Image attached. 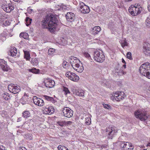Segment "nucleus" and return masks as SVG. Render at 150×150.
Listing matches in <instances>:
<instances>
[{
  "label": "nucleus",
  "instance_id": "nucleus-1",
  "mask_svg": "<svg viewBox=\"0 0 150 150\" xmlns=\"http://www.w3.org/2000/svg\"><path fill=\"white\" fill-rule=\"evenodd\" d=\"M58 22L57 16L49 13L46 16L41 24L43 28H47L52 33L55 31Z\"/></svg>",
  "mask_w": 150,
  "mask_h": 150
},
{
  "label": "nucleus",
  "instance_id": "nucleus-2",
  "mask_svg": "<svg viewBox=\"0 0 150 150\" xmlns=\"http://www.w3.org/2000/svg\"><path fill=\"white\" fill-rule=\"evenodd\" d=\"M69 62L73 68L77 72L81 73L84 70L83 66L80 61L76 57L71 56L70 57Z\"/></svg>",
  "mask_w": 150,
  "mask_h": 150
},
{
  "label": "nucleus",
  "instance_id": "nucleus-3",
  "mask_svg": "<svg viewBox=\"0 0 150 150\" xmlns=\"http://www.w3.org/2000/svg\"><path fill=\"white\" fill-rule=\"evenodd\" d=\"M140 73L147 78L150 79V63L146 62L142 64L139 69Z\"/></svg>",
  "mask_w": 150,
  "mask_h": 150
},
{
  "label": "nucleus",
  "instance_id": "nucleus-4",
  "mask_svg": "<svg viewBox=\"0 0 150 150\" xmlns=\"http://www.w3.org/2000/svg\"><path fill=\"white\" fill-rule=\"evenodd\" d=\"M142 10L143 8L141 7L136 6L133 5H131L128 9L129 13L133 16H136L139 14Z\"/></svg>",
  "mask_w": 150,
  "mask_h": 150
},
{
  "label": "nucleus",
  "instance_id": "nucleus-5",
  "mask_svg": "<svg viewBox=\"0 0 150 150\" xmlns=\"http://www.w3.org/2000/svg\"><path fill=\"white\" fill-rule=\"evenodd\" d=\"M146 112L144 110H139L136 111L134 113L135 116L142 121H145L148 118Z\"/></svg>",
  "mask_w": 150,
  "mask_h": 150
},
{
  "label": "nucleus",
  "instance_id": "nucleus-6",
  "mask_svg": "<svg viewBox=\"0 0 150 150\" xmlns=\"http://www.w3.org/2000/svg\"><path fill=\"white\" fill-rule=\"evenodd\" d=\"M94 58L96 62H102L105 60V57L102 51L97 50L94 52Z\"/></svg>",
  "mask_w": 150,
  "mask_h": 150
},
{
  "label": "nucleus",
  "instance_id": "nucleus-7",
  "mask_svg": "<svg viewBox=\"0 0 150 150\" xmlns=\"http://www.w3.org/2000/svg\"><path fill=\"white\" fill-rule=\"evenodd\" d=\"M116 128L113 126H109L106 129V134L108 135L109 139H112L114 135L117 132Z\"/></svg>",
  "mask_w": 150,
  "mask_h": 150
},
{
  "label": "nucleus",
  "instance_id": "nucleus-8",
  "mask_svg": "<svg viewBox=\"0 0 150 150\" xmlns=\"http://www.w3.org/2000/svg\"><path fill=\"white\" fill-rule=\"evenodd\" d=\"M125 93L123 92H117L114 94V96L111 97L113 100L120 101L124 98Z\"/></svg>",
  "mask_w": 150,
  "mask_h": 150
},
{
  "label": "nucleus",
  "instance_id": "nucleus-9",
  "mask_svg": "<svg viewBox=\"0 0 150 150\" xmlns=\"http://www.w3.org/2000/svg\"><path fill=\"white\" fill-rule=\"evenodd\" d=\"M62 114L66 117H70L73 115V111L68 107H65L62 110Z\"/></svg>",
  "mask_w": 150,
  "mask_h": 150
},
{
  "label": "nucleus",
  "instance_id": "nucleus-10",
  "mask_svg": "<svg viewBox=\"0 0 150 150\" xmlns=\"http://www.w3.org/2000/svg\"><path fill=\"white\" fill-rule=\"evenodd\" d=\"M8 89L11 92L15 94L18 93L20 91V86L12 84L8 85Z\"/></svg>",
  "mask_w": 150,
  "mask_h": 150
},
{
  "label": "nucleus",
  "instance_id": "nucleus-11",
  "mask_svg": "<svg viewBox=\"0 0 150 150\" xmlns=\"http://www.w3.org/2000/svg\"><path fill=\"white\" fill-rule=\"evenodd\" d=\"M80 12L83 13H87L90 11L89 7L86 5L84 3L81 2L80 4Z\"/></svg>",
  "mask_w": 150,
  "mask_h": 150
},
{
  "label": "nucleus",
  "instance_id": "nucleus-12",
  "mask_svg": "<svg viewBox=\"0 0 150 150\" xmlns=\"http://www.w3.org/2000/svg\"><path fill=\"white\" fill-rule=\"evenodd\" d=\"M71 91L74 94L83 98L84 97L85 91L82 90H77L74 88H71Z\"/></svg>",
  "mask_w": 150,
  "mask_h": 150
},
{
  "label": "nucleus",
  "instance_id": "nucleus-13",
  "mask_svg": "<svg viewBox=\"0 0 150 150\" xmlns=\"http://www.w3.org/2000/svg\"><path fill=\"white\" fill-rule=\"evenodd\" d=\"M44 83L45 86L49 88H52L55 85L54 81L49 78L44 79Z\"/></svg>",
  "mask_w": 150,
  "mask_h": 150
},
{
  "label": "nucleus",
  "instance_id": "nucleus-14",
  "mask_svg": "<svg viewBox=\"0 0 150 150\" xmlns=\"http://www.w3.org/2000/svg\"><path fill=\"white\" fill-rule=\"evenodd\" d=\"M0 66L4 71H7L10 69L9 67L7 64L6 62L3 59H0Z\"/></svg>",
  "mask_w": 150,
  "mask_h": 150
},
{
  "label": "nucleus",
  "instance_id": "nucleus-15",
  "mask_svg": "<svg viewBox=\"0 0 150 150\" xmlns=\"http://www.w3.org/2000/svg\"><path fill=\"white\" fill-rule=\"evenodd\" d=\"M54 109L52 106L45 107L43 110V113L45 114L51 115L54 113Z\"/></svg>",
  "mask_w": 150,
  "mask_h": 150
},
{
  "label": "nucleus",
  "instance_id": "nucleus-16",
  "mask_svg": "<svg viewBox=\"0 0 150 150\" xmlns=\"http://www.w3.org/2000/svg\"><path fill=\"white\" fill-rule=\"evenodd\" d=\"M143 52L147 56L150 55V45L147 43H144L143 46Z\"/></svg>",
  "mask_w": 150,
  "mask_h": 150
},
{
  "label": "nucleus",
  "instance_id": "nucleus-17",
  "mask_svg": "<svg viewBox=\"0 0 150 150\" xmlns=\"http://www.w3.org/2000/svg\"><path fill=\"white\" fill-rule=\"evenodd\" d=\"M34 103L40 106H43L45 104L44 101L41 98L35 97L33 99Z\"/></svg>",
  "mask_w": 150,
  "mask_h": 150
},
{
  "label": "nucleus",
  "instance_id": "nucleus-18",
  "mask_svg": "<svg viewBox=\"0 0 150 150\" xmlns=\"http://www.w3.org/2000/svg\"><path fill=\"white\" fill-rule=\"evenodd\" d=\"M2 8L4 11L7 13L10 12L12 10H13L14 7L11 5L9 4H3Z\"/></svg>",
  "mask_w": 150,
  "mask_h": 150
},
{
  "label": "nucleus",
  "instance_id": "nucleus-19",
  "mask_svg": "<svg viewBox=\"0 0 150 150\" xmlns=\"http://www.w3.org/2000/svg\"><path fill=\"white\" fill-rule=\"evenodd\" d=\"M74 16L75 15L74 13L71 12L68 13L66 16L67 20L71 22H72L74 21Z\"/></svg>",
  "mask_w": 150,
  "mask_h": 150
},
{
  "label": "nucleus",
  "instance_id": "nucleus-20",
  "mask_svg": "<svg viewBox=\"0 0 150 150\" xmlns=\"http://www.w3.org/2000/svg\"><path fill=\"white\" fill-rule=\"evenodd\" d=\"M69 79L74 81H77L79 80V77L75 74L71 72Z\"/></svg>",
  "mask_w": 150,
  "mask_h": 150
},
{
  "label": "nucleus",
  "instance_id": "nucleus-21",
  "mask_svg": "<svg viewBox=\"0 0 150 150\" xmlns=\"http://www.w3.org/2000/svg\"><path fill=\"white\" fill-rule=\"evenodd\" d=\"M43 96L45 100L51 102L52 103H54L56 102V101L52 97L47 95H44Z\"/></svg>",
  "mask_w": 150,
  "mask_h": 150
},
{
  "label": "nucleus",
  "instance_id": "nucleus-22",
  "mask_svg": "<svg viewBox=\"0 0 150 150\" xmlns=\"http://www.w3.org/2000/svg\"><path fill=\"white\" fill-rule=\"evenodd\" d=\"M100 30L101 28L100 26H95L93 29L92 34L94 35L97 34L100 32Z\"/></svg>",
  "mask_w": 150,
  "mask_h": 150
},
{
  "label": "nucleus",
  "instance_id": "nucleus-23",
  "mask_svg": "<svg viewBox=\"0 0 150 150\" xmlns=\"http://www.w3.org/2000/svg\"><path fill=\"white\" fill-rule=\"evenodd\" d=\"M39 62L37 59L33 58L31 59V63L34 66L37 65L38 64Z\"/></svg>",
  "mask_w": 150,
  "mask_h": 150
},
{
  "label": "nucleus",
  "instance_id": "nucleus-24",
  "mask_svg": "<svg viewBox=\"0 0 150 150\" xmlns=\"http://www.w3.org/2000/svg\"><path fill=\"white\" fill-rule=\"evenodd\" d=\"M24 57L27 60H29L30 58L29 52L27 51H24Z\"/></svg>",
  "mask_w": 150,
  "mask_h": 150
},
{
  "label": "nucleus",
  "instance_id": "nucleus-25",
  "mask_svg": "<svg viewBox=\"0 0 150 150\" xmlns=\"http://www.w3.org/2000/svg\"><path fill=\"white\" fill-rule=\"evenodd\" d=\"M28 70L29 72L35 74H38L40 71L39 69H36L35 68H33L31 69H29Z\"/></svg>",
  "mask_w": 150,
  "mask_h": 150
},
{
  "label": "nucleus",
  "instance_id": "nucleus-26",
  "mask_svg": "<svg viewBox=\"0 0 150 150\" xmlns=\"http://www.w3.org/2000/svg\"><path fill=\"white\" fill-rule=\"evenodd\" d=\"M10 55L12 56H14L16 55L17 53L16 49H11L10 51Z\"/></svg>",
  "mask_w": 150,
  "mask_h": 150
},
{
  "label": "nucleus",
  "instance_id": "nucleus-27",
  "mask_svg": "<svg viewBox=\"0 0 150 150\" xmlns=\"http://www.w3.org/2000/svg\"><path fill=\"white\" fill-rule=\"evenodd\" d=\"M30 114L28 111H26L24 112L23 113V116L24 118H27L30 116Z\"/></svg>",
  "mask_w": 150,
  "mask_h": 150
},
{
  "label": "nucleus",
  "instance_id": "nucleus-28",
  "mask_svg": "<svg viewBox=\"0 0 150 150\" xmlns=\"http://www.w3.org/2000/svg\"><path fill=\"white\" fill-rule=\"evenodd\" d=\"M20 37L26 39H28L29 37L28 34L26 33H21L20 34Z\"/></svg>",
  "mask_w": 150,
  "mask_h": 150
},
{
  "label": "nucleus",
  "instance_id": "nucleus-29",
  "mask_svg": "<svg viewBox=\"0 0 150 150\" xmlns=\"http://www.w3.org/2000/svg\"><path fill=\"white\" fill-rule=\"evenodd\" d=\"M63 90L64 92V94L66 95H67V94H70L71 92H70L68 88L65 87L63 86Z\"/></svg>",
  "mask_w": 150,
  "mask_h": 150
},
{
  "label": "nucleus",
  "instance_id": "nucleus-30",
  "mask_svg": "<svg viewBox=\"0 0 150 150\" xmlns=\"http://www.w3.org/2000/svg\"><path fill=\"white\" fill-rule=\"evenodd\" d=\"M85 123L87 125H89L91 123V118L89 117L85 118Z\"/></svg>",
  "mask_w": 150,
  "mask_h": 150
},
{
  "label": "nucleus",
  "instance_id": "nucleus-31",
  "mask_svg": "<svg viewBox=\"0 0 150 150\" xmlns=\"http://www.w3.org/2000/svg\"><path fill=\"white\" fill-rule=\"evenodd\" d=\"M8 93H4L3 94V98L5 100H8L9 99Z\"/></svg>",
  "mask_w": 150,
  "mask_h": 150
},
{
  "label": "nucleus",
  "instance_id": "nucleus-32",
  "mask_svg": "<svg viewBox=\"0 0 150 150\" xmlns=\"http://www.w3.org/2000/svg\"><path fill=\"white\" fill-rule=\"evenodd\" d=\"M55 51V50L53 48H51L49 49L48 53L49 55L52 56Z\"/></svg>",
  "mask_w": 150,
  "mask_h": 150
},
{
  "label": "nucleus",
  "instance_id": "nucleus-33",
  "mask_svg": "<svg viewBox=\"0 0 150 150\" xmlns=\"http://www.w3.org/2000/svg\"><path fill=\"white\" fill-rule=\"evenodd\" d=\"M32 19L29 18H26L25 19V21L26 22V25L27 26H28L31 23Z\"/></svg>",
  "mask_w": 150,
  "mask_h": 150
},
{
  "label": "nucleus",
  "instance_id": "nucleus-34",
  "mask_svg": "<svg viewBox=\"0 0 150 150\" xmlns=\"http://www.w3.org/2000/svg\"><path fill=\"white\" fill-rule=\"evenodd\" d=\"M58 148L59 150H68V148L64 146L59 145Z\"/></svg>",
  "mask_w": 150,
  "mask_h": 150
},
{
  "label": "nucleus",
  "instance_id": "nucleus-35",
  "mask_svg": "<svg viewBox=\"0 0 150 150\" xmlns=\"http://www.w3.org/2000/svg\"><path fill=\"white\" fill-rule=\"evenodd\" d=\"M146 24L147 26L149 28L150 27V19L149 18H147L146 20Z\"/></svg>",
  "mask_w": 150,
  "mask_h": 150
},
{
  "label": "nucleus",
  "instance_id": "nucleus-36",
  "mask_svg": "<svg viewBox=\"0 0 150 150\" xmlns=\"http://www.w3.org/2000/svg\"><path fill=\"white\" fill-rule=\"evenodd\" d=\"M127 57L130 60H132V54L130 52H128L126 54Z\"/></svg>",
  "mask_w": 150,
  "mask_h": 150
},
{
  "label": "nucleus",
  "instance_id": "nucleus-37",
  "mask_svg": "<svg viewBox=\"0 0 150 150\" xmlns=\"http://www.w3.org/2000/svg\"><path fill=\"white\" fill-rule=\"evenodd\" d=\"M63 67L64 68L67 69L69 68L68 64L67 62L66 61L64 62L63 63Z\"/></svg>",
  "mask_w": 150,
  "mask_h": 150
},
{
  "label": "nucleus",
  "instance_id": "nucleus-38",
  "mask_svg": "<svg viewBox=\"0 0 150 150\" xmlns=\"http://www.w3.org/2000/svg\"><path fill=\"white\" fill-rule=\"evenodd\" d=\"M84 56L89 60L92 59L90 55L87 52H85L84 53Z\"/></svg>",
  "mask_w": 150,
  "mask_h": 150
},
{
  "label": "nucleus",
  "instance_id": "nucleus-39",
  "mask_svg": "<svg viewBox=\"0 0 150 150\" xmlns=\"http://www.w3.org/2000/svg\"><path fill=\"white\" fill-rule=\"evenodd\" d=\"M5 16L2 14L0 13V23H1L4 20Z\"/></svg>",
  "mask_w": 150,
  "mask_h": 150
},
{
  "label": "nucleus",
  "instance_id": "nucleus-40",
  "mask_svg": "<svg viewBox=\"0 0 150 150\" xmlns=\"http://www.w3.org/2000/svg\"><path fill=\"white\" fill-rule=\"evenodd\" d=\"M57 123L61 126H64L65 125V121L59 122H57Z\"/></svg>",
  "mask_w": 150,
  "mask_h": 150
},
{
  "label": "nucleus",
  "instance_id": "nucleus-41",
  "mask_svg": "<svg viewBox=\"0 0 150 150\" xmlns=\"http://www.w3.org/2000/svg\"><path fill=\"white\" fill-rule=\"evenodd\" d=\"M127 143L128 144V146H129L130 145V144L129 142H124V143L123 144V146H122V144H121V147H122L123 148H125V147H126L127 146Z\"/></svg>",
  "mask_w": 150,
  "mask_h": 150
},
{
  "label": "nucleus",
  "instance_id": "nucleus-42",
  "mask_svg": "<svg viewBox=\"0 0 150 150\" xmlns=\"http://www.w3.org/2000/svg\"><path fill=\"white\" fill-rule=\"evenodd\" d=\"M103 105L105 108H106L107 109H109L111 107L110 105L105 104H103Z\"/></svg>",
  "mask_w": 150,
  "mask_h": 150
},
{
  "label": "nucleus",
  "instance_id": "nucleus-43",
  "mask_svg": "<svg viewBox=\"0 0 150 150\" xmlns=\"http://www.w3.org/2000/svg\"><path fill=\"white\" fill-rule=\"evenodd\" d=\"M121 45L123 47H124L125 46L127 45V42L125 41L121 43Z\"/></svg>",
  "mask_w": 150,
  "mask_h": 150
},
{
  "label": "nucleus",
  "instance_id": "nucleus-44",
  "mask_svg": "<svg viewBox=\"0 0 150 150\" xmlns=\"http://www.w3.org/2000/svg\"><path fill=\"white\" fill-rule=\"evenodd\" d=\"M71 72H67L66 74V76L68 77V78L70 79V77L71 75Z\"/></svg>",
  "mask_w": 150,
  "mask_h": 150
},
{
  "label": "nucleus",
  "instance_id": "nucleus-45",
  "mask_svg": "<svg viewBox=\"0 0 150 150\" xmlns=\"http://www.w3.org/2000/svg\"><path fill=\"white\" fill-rule=\"evenodd\" d=\"M72 123V122L71 121H65V125H71Z\"/></svg>",
  "mask_w": 150,
  "mask_h": 150
},
{
  "label": "nucleus",
  "instance_id": "nucleus-46",
  "mask_svg": "<svg viewBox=\"0 0 150 150\" xmlns=\"http://www.w3.org/2000/svg\"><path fill=\"white\" fill-rule=\"evenodd\" d=\"M0 150H5V147L2 145L0 146Z\"/></svg>",
  "mask_w": 150,
  "mask_h": 150
},
{
  "label": "nucleus",
  "instance_id": "nucleus-47",
  "mask_svg": "<svg viewBox=\"0 0 150 150\" xmlns=\"http://www.w3.org/2000/svg\"><path fill=\"white\" fill-rule=\"evenodd\" d=\"M19 150H27L24 147H21L20 148Z\"/></svg>",
  "mask_w": 150,
  "mask_h": 150
},
{
  "label": "nucleus",
  "instance_id": "nucleus-48",
  "mask_svg": "<svg viewBox=\"0 0 150 150\" xmlns=\"http://www.w3.org/2000/svg\"><path fill=\"white\" fill-rule=\"evenodd\" d=\"M148 9L149 11H150V5H149L148 6Z\"/></svg>",
  "mask_w": 150,
  "mask_h": 150
},
{
  "label": "nucleus",
  "instance_id": "nucleus-49",
  "mask_svg": "<svg viewBox=\"0 0 150 150\" xmlns=\"http://www.w3.org/2000/svg\"><path fill=\"white\" fill-rule=\"evenodd\" d=\"M122 62L123 63H124L125 64H126V62L125 61V60H124V59H122Z\"/></svg>",
  "mask_w": 150,
  "mask_h": 150
},
{
  "label": "nucleus",
  "instance_id": "nucleus-50",
  "mask_svg": "<svg viewBox=\"0 0 150 150\" xmlns=\"http://www.w3.org/2000/svg\"><path fill=\"white\" fill-rule=\"evenodd\" d=\"M21 117H20L19 118H18V119H17V121L18 122H20V120H21Z\"/></svg>",
  "mask_w": 150,
  "mask_h": 150
},
{
  "label": "nucleus",
  "instance_id": "nucleus-51",
  "mask_svg": "<svg viewBox=\"0 0 150 150\" xmlns=\"http://www.w3.org/2000/svg\"><path fill=\"white\" fill-rule=\"evenodd\" d=\"M135 6H137V7H141L140 6V4H135Z\"/></svg>",
  "mask_w": 150,
  "mask_h": 150
},
{
  "label": "nucleus",
  "instance_id": "nucleus-52",
  "mask_svg": "<svg viewBox=\"0 0 150 150\" xmlns=\"http://www.w3.org/2000/svg\"><path fill=\"white\" fill-rule=\"evenodd\" d=\"M146 146H150V142L149 143H148L146 145Z\"/></svg>",
  "mask_w": 150,
  "mask_h": 150
},
{
  "label": "nucleus",
  "instance_id": "nucleus-53",
  "mask_svg": "<svg viewBox=\"0 0 150 150\" xmlns=\"http://www.w3.org/2000/svg\"><path fill=\"white\" fill-rule=\"evenodd\" d=\"M132 0H125V1L130 2Z\"/></svg>",
  "mask_w": 150,
  "mask_h": 150
},
{
  "label": "nucleus",
  "instance_id": "nucleus-54",
  "mask_svg": "<svg viewBox=\"0 0 150 150\" xmlns=\"http://www.w3.org/2000/svg\"><path fill=\"white\" fill-rule=\"evenodd\" d=\"M121 72H122L123 74H126V72L123 71L122 70H121Z\"/></svg>",
  "mask_w": 150,
  "mask_h": 150
},
{
  "label": "nucleus",
  "instance_id": "nucleus-55",
  "mask_svg": "<svg viewBox=\"0 0 150 150\" xmlns=\"http://www.w3.org/2000/svg\"><path fill=\"white\" fill-rule=\"evenodd\" d=\"M123 67L125 69L126 67V65L125 64L123 65Z\"/></svg>",
  "mask_w": 150,
  "mask_h": 150
},
{
  "label": "nucleus",
  "instance_id": "nucleus-56",
  "mask_svg": "<svg viewBox=\"0 0 150 150\" xmlns=\"http://www.w3.org/2000/svg\"><path fill=\"white\" fill-rule=\"evenodd\" d=\"M96 147L97 148H98L99 147H100V146L98 145H97L96 146Z\"/></svg>",
  "mask_w": 150,
  "mask_h": 150
},
{
  "label": "nucleus",
  "instance_id": "nucleus-57",
  "mask_svg": "<svg viewBox=\"0 0 150 150\" xmlns=\"http://www.w3.org/2000/svg\"><path fill=\"white\" fill-rule=\"evenodd\" d=\"M20 1L19 0H16V1H15L18 2V1Z\"/></svg>",
  "mask_w": 150,
  "mask_h": 150
},
{
  "label": "nucleus",
  "instance_id": "nucleus-58",
  "mask_svg": "<svg viewBox=\"0 0 150 150\" xmlns=\"http://www.w3.org/2000/svg\"><path fill=\"white\" fill-rule=\"evenodd\" d=\"M129 146H130V147H132V145L131 144H130V145Z\"/></svg>",
  "mask_w": 150,
  "mask_h": 150
},
{
  "label": "nucleus",
  "instance_id": "nucleus-59",
  "mask_svg": "<svg viewBox=\"0 0 150 150\" xmlns=\"http://www.w3.org/2000/svg\"><path fill=\"white\" fill-rule=\"evenodd\" d=\"M149 90L150 91V86L149 87Z\"/></svg>",
  "mask_w": 150,
  "mask_h": 150
},
{
  "label": "nucleus",
  "instance_id": "nucleus-60",
  "mask_svg": "<svg viewBox=\"0 0 150 150\" xmlns=\"http://www.w3.org/2000/svg\"><path fill=\"white\" fill-rule=\"evenodd\" d=\"M102 149V147L101 146V149Z\"/></svg>",
  "mask_w": 150,
  "mask_h": 150
},
{
  "label": "nucleus",
  "instance_id": "nucleus-61",
  "mask_svg": "<svg viewBox=\"0 0 150 150\" xmlns=\"http://www.w3.org/2000/svg\"><path fill=\"white\" fill-rule=\"evenodd\" d=\"M143 150H147L146 149H144Z\"/></svg>",
  "mask_w": 150,
  "mask_h": 150
}]
</instances>
